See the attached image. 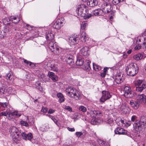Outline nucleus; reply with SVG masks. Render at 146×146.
<instances>
[{
    "mask_svg": "<svg viewBox=\"0 0 146 146\" xmlns=\"http://www.w3.org/2000/svg\"><path fill=\"white\" fill-rule=\"evenodd\" d=\"M103 14V11L99 9L95 10L93 12L92 15V17L94 15L95 16H100L102 15Z\"/></svg>",
    "mask_w": 146,
    "mask_h": 146,
    "instance_id": "obj_23",
    "label": "nucleus"
},
{
    "mask_svg": "<svg viewBox=\"0 0 146 146\" xmlns=\"http://www.w3.org/2000/svg\"><path fill=\"white\" fill-rule=\"evenodd\" d=\"M88 47L87 46H85L83 47L81 50V54L84 56H87L89 55Z\"/></svg>",
    "mask_w": 146,
    "mask_h": 146,
    "instance_id": "obj_20",
    "label": "nucleus"
},
{
    "mask_svg": "<svg viewBox=\"0 0 146 146\" xmlns=\"http://www.w3.org/2000/svg\"><path fill=\"white\" fill-rule=\"evenodd\" d=\"M57 96L59 98V102L61 103L64 101V98L63 95L61 93H59L57 94Z\"/></svg>",
    "mask_w": 146,
    "mask_h": 146,
    "instance_id": "obj_30",
    "label": "nucleus"
},
{
    "mask_svg": "<svg viewBox=\"0 0 146 146\" xmlns=\"http://www.w3.org/2000/svg\"><path fill=\"white\" fill-rule=\"evenodd\" d=\"M80 110L82 111L83 112H85L86 111L87 109L86 108L83 106H81L79 108Z\"/></svg>",
    "mask_w": 146,
    "mask_h": 146,
    "instance_id": "obj_42",
    "label": "nucleus"
},
{
    "mask_svg": "<svg viewBox=\"0 0 146 146\" xmlns=\"http://www.w3.org/2000/svg\"><path fill=\"white\" fill-rule=\"evenodd\" d=\"M48 46L51 51L54 54H59L61 52V48L53 40L49 42Z\"/></svg>",
    "mask_w": 146,
    "mask_h": 146,
    "instance_id": "obj_4",
    "label": "nucleus"
},
{
    "mask_svg": "<svg viewBox=\"0 0 146 146\" xmlns=\"http://www.w3.org/2000/svg\"><path fill=\"white\" fill-rule=\"evenodd\" d=\"M48 75L49 77L51 78L54 82H55L58 80V77L54 73L49 72L48 73Z\"/></svg>",
    "mask_w": 146,
    "mask_h": 146,
    "instance_id": "obj_19",
    "label": "nucleus"
},
{
    "mask_svg": "<svg viewBox=\"0 0 146 146\" xmlns=\"http://www.w3.org/2000/svg\"><path fill=\"white\" fill-rule=\"evenodd\" d=\"M10 19L8 18H6L2 20V21L3 23L5 25H7L9 24L10 23L9 22V21Z\"/></svg>",
    "mask_w": 146,
    "mask_h": 146,
    "instance_id": "obj_43",
    "label": "nucleus"
},
{
    "mask_svg": "<svg viewBox=\"0 0 146 146\" xmlns=\"http://www.w3.org/2000/svg\"><path fill=\"white\" fill-rule=\"evenodd\" d=\"M46 115L50 118L57 126H59L58 123V120H57L54 116L50 115Z\"/></svg>",
    "mask_w": 146,
    "mask_h": 146,
    "instance_id": "obj_35",
    "label": "nucleus"
},
{
    "mask_svg": "<svg viewBox=\"0 0 146 146\" xmlns=\"http://www.w3.org/2000/svg\"><path fill=\"white\" fill-rule=\"evenodd\" d=\"M102 96L100 100L101 102H104L111 97V96L108 91H103L102 92Z\"/></svg>",
    "mask_w": 146,
    "mask_h": 146,
    "instance_id": "obj_10",
    "label": "nucleus"
},
{
    "mask_svg": "<svg viewBox=\"0 0 146 146\" xmlns=\"http://www.w3.org/2000/svg\"><path fill=\"white\" fill-rule=\"evenodd\" d=\"M12 133L11 135L13 141L16 143L20 141L21 138V131L15 127H13L12 129Z\"/></svg>",
    "mask_w": 146,
    "mask_h": 146,
    "instance_id": "obj_5",
    "label": "nucleus"
},
{
    "mask_svg": "<svg viewBox=\"0 0 146 146\" xmlns=\"http://www.w3.org/2000/svg\"><path fill=\"white\" fill-rule=\"evenodd\" d=\"M123 81L121 78V77L120 75H117L115 76V80L114 82V84L115 85L117 84H119Z\"/></svg>",
    "mask_w": 146,
    "mask_h": 146,
    "instance_id": "obj_22",
    "label": "nucleus"
},
{
    "mask_svg": "<svg viewBox=\"0 0 146 146\" xmlns=\"http://www.w3.org/2000/svg\"><path fill=\"white\" fill-rule=\"evenodd\" d=\"M142 81L143 80H137L135 83V86H141V84L142 83Z\"/></svg>",
    "mask_w": 146,
    "mask_h": 146,
    "instance_id": "obj_40",
    "label": "nucleus"
},
{
    "mask_svg": "<svg viewBox=\"0 0 146 146\" xmlns=\"http://www.w3.org/2000/svg\"><path fill=\"white\" fill-rule=\"evenodd\" d=\"M131 52V50H128L127 52V53L128 54H130Z\"/></svg>",
    "mask_w": 146,
    "mask_h": 146,
    "instance_id": "obj_63",
    "label": "nucleus"
},
{
    "mask_svg": "<svg viewBox=\"0 0 146 146\" xmlns=\"http://www.w3.org/2000/svg\"><path fill=\"white\" fill-rule=\"evenodd\" d=\"M143 44L145 45V47L146 48V42H145L143 43Z\"/></svg>",
    "mask_w": 146,
    "mask_h": 146,
    "instance_id": "obj_64",
    "label": "nucleus"
},
{
    "mask_svg": "<svg viewBox=\"0 0 146 146\" xmlns=\"http://www.w3.org/2000/svg\"><path fill=\"white\" fill-rule=\"evenodd\" d=\"M55 111V110L52 109H50L48 112V113L52 114L54 113Z\"/></svg>",
    "mask_w": 146,
    "mask_h": 146,
    "instance_id": "obj_55",
    "label": "nucleus"
},
{
    "mask_svg": "<svg viewBox=\"0 0 146 146\" xmlns=\"http://www.w3.org/2000/svg\"><path fill=\"white\" fill-rule=\"evenodd\" d=\"M20 123L21 125L25 126L26 127H28L29 126V124L27 122L24 121H21L20 122Z\"/></svg>",
    "mask_w": 146,
    "mask_h": 146,
    "instance_id": "obj_46",
    "label": "nucleus"
},
{
    "mask_svg": "<svg viewBox=\"0 0 146 146\" xmlns=\"http://www.w3.org/2000/svg\"><path fill=\"white\" fill-rule=\"evenodd\" d=\"M65 23L64 19L61 17L58 19L54 23L53 27L54 28L59 29Z\"/></svg>",
    "mask_w": 146,
    "mask_h": 146,
    "instance_id": "obj_9",
    "label": "nucleus"
},
{
    "mask_svg": "<svg viewBox=\"0 0 146 146\" xmlns=\"http://www.w3.org/2000/svg\"><path fill=\"white\" fill-rule=\"evenodd\" d=\"M85 63H86V65L85 64L82 66L83 69L85 70H90L91 69L90 65V64L91 63L90 61L87 59L85 60Z\"/></svg>",
    "mask_w": 146,
    "mask_h": 146,
    "instance_id": "obj_18",
    "label": "nucleus"
},
{
    "mask_svg": "<svg viewBox=\"0 0 146 146\" xmlns=\"http://www.w3.org/2000/svg\"><path fill=\"white\" fill-rule=\"evenodd\" d=\"M13 22L14 23H17L20 20L18 16L14 17L11 19Z\"/></svg>",
    "mask_w": 146,
    "mask_h": 146,
    "instance_id": "obj_37",
    "label": "nucleus"
},
{
    "mask_svg": "<svg viewBox=\"0 0 146 146\" xmlns=\"http://www.w3.org/2000/svg\"><path fill=\"white\" fill-rule=\"evenodd\" d=\"M67 129L69 131L71 132L74 131H75V129L74 128L68 127L67 128Z\"/></svg>",
    "mask_w": 146,
    "mask_h": 146,
    "instance_id": "obj_58",
    "label": "nucleus"
},
{
    "mask_svg": "<svg viewBox=\"0 0 146 146\" xmlns=\"http://www.w3.org/2000/svg\"><path fill=\"white\" fill-rule=\"evenodd\" d=\"M124 96L126 98H131L133 96V92L129 87L125 86L124 88Z\"/></svg>",
    "mask_w": 146,
    "mask_h": 146,
    "instance_id": "obj_11",
    "label": "nucleus"
},
{
    "mask_svg": "<svg viewBox=\"0 0 146 146\" xmlns=\"http://www.w3.org/2000/svg\"><path fill=\"white\" fill-rule=\"evenodd\" d=\"M98 141L101 146H105V143L104 141L101 139H98Z\"/></svg>",
    "mask_w": 146,
    "mask_h": 146,
    "instance_id": "obj_45",
    "label": "nucleus"
},
{
    "mask_svg": "<svg viewBox=\"0 0 146 146\" xmlns=\"http://www.w3.org/2000/svg\"><path fill=\"white\" fill-rule=\"evenodd\" d=\"M137 119V117L136 115H133L131 117V121L133 122L135 121H136Z\"/></svg>",
    "mask_w": 146,
    "mask_h": 146,
    "instance_id": "obj_51",
    "label": "nucleus"
},
{
    "mask_svg": "<svg viewBox=\"0 0 146 146\" xmlns=\"http://www.w3.org/2000/svg\"><path fill=\"white\" fill-rule=\"evenodd\" d=\"M7 32V29H5L2 31L0 30V38H2L5 37Z\"/></svg>",
    "mask_w": 146,
    "mask_h": 146,
    "instance_id": "obj_33",
    "label": "nucleus"
},
{
    "mask_svg": "<svg viewBox=\"0 0 146 146\" xmlns=\"http://www.w3.org/2000/svg\"><path fill=\"white\" fill-rule=\"evenodd\" d=\"M134 127L136 131L139 133L143 131L146 126L143 125L139 121H135L134 123Z\"/></svg>",
    "mask_w": 146,
    "mask_h": 146,
    "instance_id": "obj_7",
    "label": "nucleus"
},
{
    "mask_svg": "<svg viewBox=\"0 0 146 146\" xmlns=\"http://www.w3.org/2000/svg\"><path fill=\"white\" fill-rule=\"evenodd\" d=\"M9 112H7V111H4L1 112L0 113V116H7V115H9Z\"/></svg>",
    "mask_w": 146,
    "mask_h": 146,
    "instance_id": "obj_44",
    "label": "nucleus"
},
{
    "mask_svg": "<svg viewBox=\"0 0 146 146\" xmlns=\"http://www.w3.org/2000/svg\"><path fill=\"white\" fill-rule=\"evenodd\" d=\"M12 73L10 71L9 73L7 74V79L9 80H11L12 78Z\"/></svg>",
    "mask_w": 146,
    "mask_h": 146,
    "instance_id": "obj_39",
    "label": "nucleus"
},
{
    "mask_svg": "<svg viewBox=\"0 0 146 146\" xmlns=\"http://www.w3.org/2000/svg\"><path fill=\"white\" fill-rule=\"evenodd\" d=\"M118 110L119 112L121 111L124 114L129 113L130 109L129 108L128 106L125 103H123L118 108Z\"/></svg>",
    "mask_w": 146,
    "mask_h": 146,
    "instance_id": "obj_8",
    "label": "nucleus"
},
{
    "mask_svg": "<svg viewBox=\"0 0 146 146\" xmlns=\"http://www.w3.org/2000/svg\"><path fill=\"white\" fill-rule=\"evenodd\" d=\"M87 36L84 32H82L80 38L81 41L83 42H85L87 39Z\"/></svg>",
    "mask_w": 146,
    "mask_h": 146,
    "instance_id": "obj_26",
    "label": "nucleus"
},
{
    "mask_svg": "<svg viewBox=\"0 0 146 146\" xmlns=\"http://www.w3.org/2000/svg\"><path fill=\"white\" fill-rule=\"evenodd\" d=\"M131 124V123L130 122H127V121L126 122L125 124H123V127H128Z\"/></svg>",
    "mask_w": 146,
    "mask_h": 146,
    "instance_id": "obj_54",
    "label": "nucleus"
},
{
    "mask_svg": "<svg viewBox=\"0 0 146 146\" xmlns=\"http://www.w3.org/2000/svg\"><path fill=\"white\" fill-rule=\"evenodd\" d=\"M64 109L68 110L69 111L71 112L72 111V109L69 106L65 105L64 106Z\"/></svg>",
    "mask_w": 146,
    "mask_h": 146,
    "instance_id": "obj_47",
    "label": "nucleus"
},
{
    "mask_svg": "<svg viewBox=\"0 0 146 146\" xmlns=\"http://www.w3.org/2000/svg\"><path fill=\"white\" fill-rule=\"evenodd\" d=\"M21 115V113L17 111H9V115L7 116V119L13 121L15 117H19Z\"/></svg>",
    "mask_w": 146,
    "mask_h": 146,
    "instance_id": "obj_6",
    "label": "nucleus"
},
{
    "mask_svg": "<svg viewBox=\"0 0 146 146\" xmlns=\"http://www.w3.org/2000/svg\"><path fill=\"white\" fill-rule=\"evenodd\" d=\"M21 135L23 139L25 140L28 139L31 141L33 137L32 134L30 133L26 134L25 132H22Z\"/></svg>",
    "mask_w": 146,
    "mask_h": 146,
    "instance_id": "obj_16",
    "label": "nucleus"
},
{
    "mask_svg": "<svg viewBox=\"0 0 146 146\" xmlns=\"http://www.w3.org/2000/svg\"><path fill=\"white\" fill-rule=\"evenodd\" d=\"M79 40V38L77 35H74L69 38L68 42L71 45H74L78 43Z\"/></svg>",
    "mask_w": 146,
    "mask_h": 146,
    "instance_id": "obj_12",
    "label": "nucleus"
},
{
    "mask_svg": "<svg viewBox=\"0 0 146 146\" xmlns=\"http://www.w3.org/2000/svg\"><path fill=\"white\" fill-rule=\"evenodd\" d=\"M136 90L137 92H141L143 90L146 88V84L143 83L141 86H135Z\"/></svg>",
    "mask_w": 146,
    "mask_h": 146,
    "instance_id": "obj_25",
    "label": "nucleus"
},
{
    "mask_svg": "<svg viewBox=\"0 0 146 146\" xmlns=\"http://www.w3.org/2000/svg\"><path fill=\"white\" fill-rule=\"evenodd\" d=\"M24 62L25 63H26L27 65H29V66H30L31 65H33V64L32 63H31V62H29L27 60H26L24 59Z\"/></svg>",
    "mask_w": 146,
    "mask_h": 146,
    "instance_id": "obj_49",
    "label": "nucleus"
},
{
    "mask_svg": "<svg viewBox=\"0 0 146 146\" xmlns=\"http://www.w3.org/2000/svg\"><path fill=\"white\" fill-rule=\"evenodd\" d=\"M6 92L5 89L3 88H0V94H4Z\"/></svg>",
    "mask_w": 146,
    "mask_h": 146,
    "instance_id": "obj_50",
    "label": "nucleus"
},
{
    "mask_svg": "<svg viewBox=\"0 0 146 146\" xmlns=\"http://www.w3.org/2000/svg\"><path fill=\"white\" fill-rule=\"evenodd\" d=\"M76 135L77 137H79L83 135V133L81 132H77L76 133Z\"/></svg>",
    "mask_w": 146,
    "mask_h": 146,
    "instance_id": "obj_52",
    "label": "nucleus"
},
{
    "mask_svg": "<svg viewBox=\"0 0 146 146\" xmlns=\"http://www.w3.org/2000/svg\"><path fill=\"white\" fill-rule=\"evenodd\" d=\"M113 121L112 119L110 118H108L107 121V122L109 124H111L112 123Z\"/></svg>",
    "mask_w": 146,
    "mask_h": 146,
    "instance_id": "obj_53",
    "label": "nucleus"
},
{
    "mask_svg": "<svg viewBox=\"0 0 146 146\" xmlns=\"http://www.w3.org/2000/svg\"><path fill=\"white\" fill-rule=\"evenodd\" d=\"M140 122L146 127V116H142L140 118Z\"/></svg>",
    "mask_w": 146,
    "mask_h": 146,
    "instance_id": "obj_32",
    "label": "nucleus"
},
{
    "mask_svg": "<svg viewBox=\"0 0 146 146\" xmlns=\"http://www.w3.org/2000/svg\"><path fill=\"white\" fill-rule=\"evenodd\" d=\"M137 100L139 103H143L146 105V96L143 94L138 95L136 97Z\"/></svg>",
    "mask_w": 146,
    "mask_h": 146,
    "instance_id": "obj_13",
    "label": "nucleus"
},
{
    "mask_svg": "<svg viewBox=\"0 0 146 146\" xmlns=\"http://www.w3.org/2000/svg\"><path fill=\"white\" fill-rule=\"evenodd\" d=\"M87 25V24L86 22H83L81 25V29H82L84 30L85 29Z\"/></svg>",
    "mask_w": 146,
    "mask_h": 146,
    "instance_id": "obj_41",
    "label": "nucleus"
},
{
    "mask_svg": "<svg viewBox=\"0 0 146 146\" xmlns=\"http://www.w3.org/2000/svg\"><path fill=\"white\" fill-rule=\"evenodd\" d=\"M54 37V36L53 34L51 33H48L46 35V38L47 40L49 41L51 40H53Z\"/></svg>",
    "mask_w": 146,
    "mask_h": 146,
    "instance_id": "obj_31",
    "label": "nucleus"
},
{
    "mask_svg": "<svg viewBox=\"0 0 146 146\" xmlns=\"http://www.w3.org/2000/svg\"><path fill=\"white\" fill-rule=\"evenodd\" d=\"M142 57V55L140 53H139L137 54H136L133 56V58L137 60H138L141 59Z\"/></svg>",
    "mask_w": 146,
    "mask_h": 146,
    "instance_id": "obj_34",
    "label": "nucleus"
},
{
    "mask_svg": "<svg viewBox=\"0 0 146 146\" xmlns=\"http://www.w3.org/2000/svg\"><path fill=\"white\" fill-rule=\"evenodd\" d=\"M138 102V101L136 102L132 100L130 101V104L133 108L136 109L139 107V104Z\"/></svg>",
    "mask_w": 146,
    "mask_h": 146,
    "instance_id": "obj_21",
    "label": "nucleus"
},
{
    "mask_svg": "<svg viewBox=\"0 0 146 146\" xmlns=\"http://www.w3.org/2000/svg\"><path fill=\"white\" fill-rule=\"evenodd\" d=\"M50 67L51 68V70L55 72L58 71V69L57 66L54 64H52L51 65Z\"/></svg>",
    "mask_w": 146,
    "mask_h": 146,
    "instance_id": "obj_36",
    "label": "nucleus"
},
{
    "mask_svg": "<svg viewBox=\"0 0 146 146\" xmlns=\"http://www.w3.org/2000/svg\"><path fill=\"white\" fill-rule=\"evenodd\" d=\"M111 6L109 4H106L103 9V12H104L105 13H108L111 11Z\"/></svg>",
    "mask_w": 146,
    "mask_h": 146,
    "instance_id": "obj_24",
    "label": "nucleus"
},
{
    "mask_svg": "<svg viewBox=\"0 0 146 146\" xmlns=\"http://www.w3.org/2000/svg\"><path fill=\"white\" fill-rule=\"evenodd\" d=\"M65 60L67 63L69 64H72L74 58L73 56L70 54V53H68L65 55Z\"/></svg>",
    "mask_w": 146,
    "mask_h": 146,
    "instance_id": "obj_15",
    "label": "nucleus"
},
{
    "mask_svg": "<svg viewBox=\"0 0 146 146\" xmlns=\"http://www.w3.org/2000/svg\"><path fill=\"white\" fill-rule=\"evenodd\" d=\"M66 95L70 98H74L76 100L80 99L81 97L80 92L74 88L69 86L65 90Z\"/></svg>",
    "mask_w": 146,
    "mask_h": 146,
    "instance_id": "obj_2",
    "label": "nucleus"
},
{
    "mask_svg": "<svg viewBox=\"0 0 146 146\" xmlns=\"http://www.w3.org/2000/svg\"><path fill=\"white\" fill-rule=\"evenodd\" d=\"M41 84L40 83H38V85L36 87L40 91H42L43 90V89L42 87L41 86Z\"/></svg>",
    "mask_w": 146,
    "mask_h": 146,
    "instance_id": "obj_48",
    "label": "nucleus"
},
{
    "mask_svg": "<svg viewBox=\"0 0 146 146\" xmlns=\"http://www.w3.org/2000/svg\"><path fill=\"white\" fill-rule=\"evenodd\" d=\"M91 117L94 119H98L102 115L101 112L98 111L94 110L90 112Z\"/></svg>",
    "mask_w": 146,
    "mask_h": 146,
    "instance_id": "obj_14",
    "label": "nucleus"
},
{
    "mask_svg": "<svg viewBox=\"0 0 146 146\" xmlns=\"http://www.w3.org/2000/svg\"><path fill=\"white\" fill-rule=\"evenodd\" d=\"M8 103L7 102H0V109L1 111H4L5 108H7Z\"/></svg>",
    "mask_w": 146,
    "mask_h": 146,
    "instance_id": "obj_29",
    "label": "nucleus"
},
{
    "mask_svg": "<svg viewBox=\"0 0 146 146\" xmlns=\"http://www.w3.org/2000/svg\"><path fill=\"white\" fill-rule=\"evenodd\" d=\"M93 68L94 70L96 71H98L101 69V67L94 63H93Z\"/></svg>",
    "mask_w": 146,
    "mask_h": 146,
    "instance_id": "obj_38",
    "label": "nucleus"
},
{
    "mask_svg": "<svg viewBox=\"0 0 146 146\" xmlns=\"http://www.w3.org/2000/svg\"><path fill=\"white\" fill-rule=\"evenodd\" d=\"M141 48V46L139 45H137L135 47V49L136 50H139Z\"/></svg>",
    "mask_w": 146,
    "mask_h": 146,
    "instance_id": "obj_59",
    "label": "nucleus"
},
{
    "mask_svg": "<svg viewBox=\"0 0 146 146\" xmlns=\"http://www.w3.org/2000/svg\"><path fill=\"white\" fill-rule=\"evenodd\" d=\"M84 59L80 57H77V60L76 62L77 65L81 66L84 63Z\"/></svg>",
    "mask_w": 146,
    "mask_h": 146,
    "instance_id": "obj_27",
    "label": "nucleus"
},
{
    "mask_svg": "<svg viewBox=\"0 0 146 146\" xmlns=\"http://www.w3.org/2000/svg\"><path fill=\"white\" fill-rule=\"evenodd\" d=\"M139 71L138 67L136 64L131 63L126 68V71L127 75L133 76L136 74Z\"/></svg>",
    "mask_w": 146,
    "mask_h": 146,
    "instance_id": "obj_3",
    "label": "nucleus"
},
{
    "mask_svg": "<svg viewBox=\"0 0 146 146\" xmlns=\"http://www.w3.org/2000/svg\"><path fill=\"white\" fill-rule=\"evenodd\" d=\"M121 122V125L123 127V124H125L126 122V121H124L123 120H121L120 121Z\"/></svg>",
    "mask_w": 146,
    "mask_h": 146,
    "instance_id": "obj_60",
    "label": "nucleus"
},
{
    "mask_svg": "<svg viewBox=\"0 0 146 146\" xmlns=\"http://www.w3.org/2000/svg\"><path fill=\"white\" fill-rule=\"evenodd\" d=\"M88 8L84 4H81L78 5L76 9V12L78 16H80L84 18V19H89L92 15L88 13Z\"/></svg>",
    "mask_w": 146,
    "mask_h": 146,
    "instance_id": "obj_1",
    "label": "nucleus"
},
{
    "mask_svg": "<svg viewBox=\"0 0 146 146\" xmlns=\"http://www.w3.org/2000/svg\"><path fill=\"white\" fill-rule=\"evenodd\" d=\"M42 111L44 113H46L47 111V109L46 108H43L42 110Z\"/></svg>",
    "mask_w": 146,
    "mask_h": 146,
    "instance_id": "obj_57",
    "label": "nucleus"
},
{
    "mask_svg": "<svg viewBox=\"0 0 146 146\" xmlns=\"http://www.w3.org/2000/svg\"><path fill=\"white\" fill-rule=\"evenodd\" d=\"M119 3V0H113L112 3L115 5H116Z\"/></svg>",
    "mask_w": 146,
    "mask_h": 146,
    "instance_id": "obj_56",
    "label": "nucleus"
},
{
    "mask_svg": "<svg viewBox=\"0 0 146 146\" xmlns=\"http://www.w3.org/2000/svg\"><path fill=\"white\" fill-rule=\"evenodd\" d=\"M87 4L89 6L93 7L97 4V2L96 0H89Z\"/></svg>",
    "mask_w": 146,
    "mask_h": 146,
    "instance_id": "obj_28",
    "label": "nucleus"
},
{
    "mask_svg": "<svg viewBox=\"0 0 146 146\" xmlns=\"http://www.w3.org/2000/svg\"><path fill=\"white\" fill-rule=\"evenodd\" d=\"M106 74V73L103 72L102 73H101V74L100 75L102 77H105Z\"/></svg>",
    "mask_w": 146,
    "mask_h": 146,
    "instance_id": "obj_61",
    "label": "nucleus"
},
{
    "mask_svg": "<svg viewBox=\"0 0 146 146\" xmlns=\"http://www.w3.org/2000/svg\"><path fill=\"white\" fill-rule=\"evenodd\" d=\"M107 71V68H104V72L106 73V72Z\"/></svg>",
    "mask_w": 146,
    "mask_h": 146,
    "instance_id": "obj_62",
    "label": "nucleus"
},
{
    "mask_svg": "<svg viewBox=\"0 0 146 146\" xmlns=\"http://www.w3.org/2000/svg\"><path fill=\"white\" fill-rule=\"evenodd\" d=\"M115 132L116 134L119 135H125L127 133V131L124 129L120 127H117L115 130Z\"/></svg>",
    "mask_w": 146,
    "mask_h": 146,
    "instance_id": "obj_17",
    "label": "nucleus"
}]
</instances>
